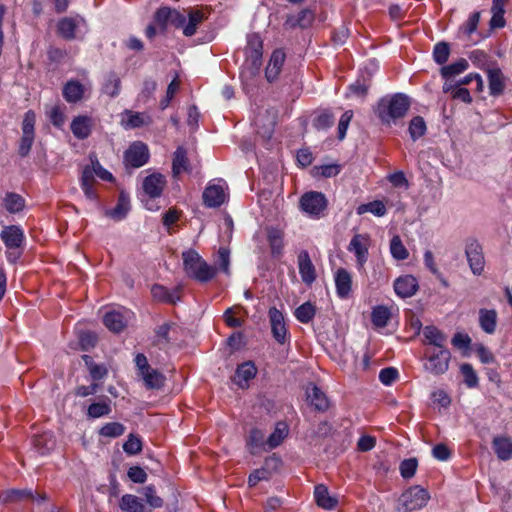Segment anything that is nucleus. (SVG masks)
I'll list each match as a JSON object with an SVG mask.
<instances>
[{"label":"nucleus","instance_id":"obj_1","mask_svg":"<svg viewBox=\"0 0 512 512\" xmlns=\"http://www.w3.org/2000/svg\"><path fill=\"white\" fill-rule=\"evenodd\" d=\"M246 59L242 66L240 77L243 84L247 87L253 84L258 76L262 65L263 41L259 34L252 33L247 36V46L245 48Z\"/></svg>","mask_w":512,"mask_h":512},{"label":"nucleus","instance_id":"obj_2","mask_svg":"<svg viewBox=\"0 0 512 512\" xmlns=\"http://www.w3.org/2000/svg\"><path fill=\"white\" fill-rule=\"evenodd\" d=\"M411 105L410 98L403 93H396L391 97L382 98L377 105L376 113L382 123L389 124L403 118Z\"/></svg>","mask_w":512,"mask_h":512},{"label":"nucleus","instance_id":"obj_3","mask_svg":"<svg viewBox=\"0 0 512 512\" xmlns=\"http://www.w3.org/2000/svg\"><path fill=\"white\" fill-rule=\"evenodd\" d=\"M184 270L186 274L201 283L212 280L216 275V268L210 266L195 250L182 253Z\"/></svg>","mask_w":512,"mask_h":512},{"label":"nucleus","instance_id":"obj_4","mask_svg":"<svg viewBox=\"0 0 512 512\" xmlns=\"http://www.w3.org/2000/svg\"><path fill=\"white\" fill-rule=\"evenodd\" d=\"M430 499L428 491L420 486H412L407 489L399 498L400 512H411L426 506Z\"/></svg>","mask_w":512,"mask_h":512},{"label":"nucleus","instance_id":"obj_5","mask_svg":"<svg viewBox=\"0 0 512 512\" xmlns=\"http://www.w3.org/2000/svg\"><path fill=\"white\" fill-rule=\"evenodd\" d=\"M35 123L36 114L33 110H28L24 114L22 121V137L20 139L18 154L21 157H26L31 150L35 139Z\"/></svg>","mask_w":512,"mask_h":512},{"label":"nucleus","instance_id":"obj_6","mask_svg":"<svg viewBox=\"0 0 512 512\" xmlns=\"http://www.w3.org/2000/svg\"><path fill=\"white\" fill-rule=\"evenodd\" d=\"M268 317L273 338L278 344L284 345L290 340V334L283 313L276 307H271L268 311Z\"/></svg>","mask_w":512,"mask_h":512},{"label":"nucleus","instance_id":"obj_7","mask_svg":"<svg viewBox=\"0 0 512 512\" xmlns=\"http://www.w3.org/2000/svg\"><path fill=\"white\" fill-rule=\"evenodd\" d=\"M300 208L310 216L319 217L327 208V199L321 192L310 191L300 198Z\"/></svg>","mask_w":512,"mask_h":512},{"label":"nucleus","instance_id":"obj_8","mask_svg":"<svg viewBox=\"0 0 512 512\" xmlns=\"http://www.w3.org/2000/svg\"><path fill=\"white\" fill-rule=\"evenodd\" d=\"M149 156L147 145L136 141L124 153L125 166L126 168H140L148 162Z\"/></svg>","mask_w":512,"mask_h":512},{"label":"nucleus","instance_id":"obj_9","mask_svg":"<svg viewBox=\"0 0 512 512\" xmlns=\"http://www.w3.org/2000/svg\"><path fill=\"white\" fill-rule=\"evenodd\" d=\"M465 254L473 274L480 275L485 266V260L482 247L475 239H469L466 242Z\"/></svg>","mask_w":512,"mask_h":512},{"label":"nucleus","instance_id":"obj_10","mask_svg":"<svg viewBox=\"0 0 512 512\" xmlns=\"http://www.w3.org/2000/svg\"><path fill=\"white\" fill-rule=\"evenodd\" d=\"M428 353V362L425 364L426 370L435 375L445 373L448 370L451 356L449 350L438 349Z\"/></svg>","mask_w":512,"mask_h":512},{"label":"nucleus","instance_id":"obj_11","mask_svg":"<svg viewBox=\"0 0 512 512\" xmlns=\"http://www.w3.org/2000/svg\"><path fill=\"white\" fill-rule=\"evenodd\" d=\"M166 184L167 181L164 175L161 173H152L144 178L142 188L147 196L154 199L162 195Z\"/></svg>","mask_w":512,"mask_h":512},{"label":"nucleus","instance_id":"obj_12","mask_svg":"<svg viewBox=\"0 0 512 512\" xmlns=\"http://www.w3.org/2000/svg\"><path fill=\"white\" fill-rule=\"evenodd\" d=\"M393 286L395 293L401 298L412 297L419 288L417 279L412 275L398 277Z\"/></svg>","mask_w":512,"mask_h":512},{"label":"nucleus","instance_id":"obj_13","mask_svg":"<svg viewBox=\"0 0 512 512\" xmlns=\"http://www.w3.org/2000/svg\"><path fill=\"white\" fill-rule=\"evenodd\" d=\"M182 287L176 286L173 290H169L162 285L155 284L151 288L153 298L160 302L175 304L181 300Z\"/></svg>","mask_w":512,"mask_h":512},{"label":"nucleus","instance_id":"obj_14","mask_svg":"<svg viewBox=\"0 0 512 512\" xmlns=\"http://www.w3.org/2000/svg\"><path fill=\"white\" fill-rule=\"evenodd\" d=\"M298 268L302 281L307 285H311L316 279V271L307 251L299 253Z\"/></svg>","mask_w":512,"mask_h":512},{"label":"nucleus","instance_id":"obj_15","mask_svg":"<svg viewBox=\"0 0 512 512\" xmlns=\"http://www.w3.org/2000/svg\"><path fill=\"white\" fill-rule=\"evenodd\" d=\"M0 237L8 249H18L24 241V234L20 227L10 225L4 227L1 231Z\"/></svg>","mask_w":512,"mask_h":512},{"label":"nucleus","instance_id":"obj_16","mask_svg":"<svg viewBox=\"0 0 512 512\" xmlns=\"http://www.w3.org/2000/svg\"><path fill=\"white\" fill-rule=\"evenodd\" d=\"M315 18V14L311 9H302L297 15H288L284 26L286 29L307 28L309 27Z\"/></svg>","mask_w":512,"mask_h":512},{"label":"nucleus","instance_id":"obj_17","mask_svg":"<svg viewBox=\"0 0 512 512\" xmlns=\"http://www.w3.org/2000/svg\"><path fill=\"white\" fill-rule=\"evenodd\" d=\"M285 58L286 55L282 49H276L273 51L265 70V77L268 82H273L278 78L285 62Z\"/></svg>","mask_w":512,"mask_h":512},{"label":"nucleus","instance_id":"obj_18","mask_svg":"<svg viewBox=\"0 0 512 512\" xmlns=\"http://www.w3.org/2000/svg\"><path fill=\"white\" fill-rule=\"evenodd\" d=\"M83 18L64 17L58 21L57 32L65 40H73L76 37V30Z\"/></svg>","mask_w":512,"mask_h":512},{"label":"nucleus","instance_id":"obj_19","mask_svg":"<svg viewBox=\"0 0 512 512\" xmlns=\"http://www.w3.org/2000/svg\"><path fill=\"white\" fill-rule=\"evenodd\" d=\"M335 286L337 295L341 299L349 297L352 291V276L344 268H339L335 273Z\"/></svg>","mask_w":512,"mask_h":512},{"label":"nucleus","instance_id":"obj_20","mask_svg":"<svg viewBox=\"0 0 512 512\" xmlns=\"http://www.w3.org/2000/svg\"><path fill=\"white\" fill-rule=\"evenodd\" d=\"M489 93L497 97L503 94L506 87V79L499 68L489 69L487 71Z\"/></svg>","mask_w":512,"mask_h":512},{"label":"nucleus","instance_id":"obj_21","mask_svg":"<svg viewBox=\"0 0 512 512\" xmlns=\"http://www.w3.org/2000/svg\"><path fill=\"white\" fill-rule=\"evenodd\" d=\"M349 251L353 252L359 264H363L368 258V237L356 234L350 241Z\"/></svg>","mask_w":512,"mask_h":512},{"label":"nucleus","instance_id":"obj_22","mask_svg":"<svg viewBox=\"0 0 512 512\" xmlns=\"http://www.w3.org/2000/svg\"><path fill=\"white\" fill-rule=\"evenodd\" d=\"M257 368L252 362H245L239 365L236 369L233 381L240 387L246 388L248 381L256 376Z\"/></svg>","mask_w":512,"mask_h":512},{"label":"nucleus","instance_id":"obj_23","mask_svg":"<svg viewBox=\"0 0 512 512\" xmlns=\"http://www.w3.org/2000/svg\"><path fill=\"white\" fill-rule=\"evenodd\" d=\"M70 128L77 139H86L91 134L92 119L88 116H77L73 119Z\"/></svg>","mask_w":512,"mask_h":512},{"label":"nucleus","instance_id":"obj_24","mask_svg":"<svg viewBox=\"0 0 512 512\" xmlns=\"http://www.w3.org/2000/svg\"><path fill=\"white\" fill-rule=\"evenodd\" d=\"M203 201L207 207H219L225 201V193L219 185H209L203 192Z\"/></svg>","mask_w":512,"mask_h":512},{"label":"nucleus","instance_id":"obj_25","mask_svg":"<svg viewBox=\"0 0 512 512\" xmlns=\"http://www.w3.org/2000/svg\"><path fill=\"white\" fill-rule=\"evenodd\" d=\"M492 446L498 459L507 461L512 459V440L506 436H496L493 438Z\"/></svg>","mask_w":512,"mask_h":512},{"label":"nucleus","instance_id":"obj_26","mask_svg":"<svg viewBox=\"0 0 512 512\" xmlns=\"http://www.w3.org/2000/svg\"><path fill=\"white\" fill-rule=\"evenodd\" d=\"M119 507L121 510L125 512H150L151 509H148L146 505L143 503L142 499L132 495L125 494L122 496Z\"/></svg>","mask_w":512,"mask_h":512},{"label":"nucleus","instance_id":"obj_27","mask_svg":"<svg viewBox=\"0 0 512 512\" xmlns=\"http://www.w3.org/2000/svg\"><path fill=\"white\" fill-rule=\"evenodd\" d=\"M62 94L68 103H77L83 98L84 86L77 80H70L64 85Z\"/></svg>","mask_w":512,"mask_h":512},{"label":"nucleus","instance_id":"obj_28","mask_svg":"<svg viewBox=\"0 0 512 512\" xmlns=\"http://www.w3.org/2000/svg\"><path fill=\"white\" fill-rule=\"evenodd\" d=\"M306 393L307 399L316 410L324 412L329 408L328 398L316 385H313L311 389L308 388Z\"/></svg>","mask_w":512,"mask_h":512},{"label":"nucleus","instance_id":"obj_29","mask_svg":"<svg viewBox=\"0 0 512 512\" xmlns=\"http://www.w3.org/2000/svg\"><path fill=\"white\" fill-rule=\"evenodd\" d=\"M129 210H130L129 196L126 193L121 192L119 194L116 206L113 209L107 211L106 215L115 220H122L126 217Z\"/></svg>","mask_w":512,"mask_h":512},{"label":"nucleus","instance_id":"obj_30","mask_svg":"<svg viewBox=\"0 0 512 512\" xmlns=\"http://www.w3.org/2000/svg\"><path fill=\"white\" fill-rule=\"evenodd\" d=\"M189 171V160L187 151L183 147H178L173 155L172 173L178 177L182 172Z\"/></svg>","mask_w":512,"mask_h":512},{"label":"nucleus","instance_id":"obj_31","mask_svg":"<svg viewBox=\"0 0 512 512\" xmlns=\"http://www.w3.org/2000/svg\"><path fill=\"white\" fill-rule=\"evenodd\" d=\"M479 324L484 332L493 334L497 325V312L493 309H480Z\"/></svg>","mask_w":512,"mask_h":512},{"label":"nucleus","instance_id":"obj_32","mask_svg":"<svg viewBox=\"0 0 512 512\" xmlns=\"http://www.w3.org/2000/svg\"><path fill=\"white\" fill-rule=\"evenodd\" d=\"M314 498L318 506L327 510L333 509L337 504V500L329 495L327 487L323 484L315 486Z\"/></svg>","mask_w":512,"mask_h":512},{"label":"nucleus","instance_id":"obj_33","mask_svg":"<svg viewBox=\"0 0 512 512\" xmlns=\"http://www.w3.org/2000/svg\"><path fill=\"white\" fill-rule=\"evenodd\" d=\"M423 335L427 343L435 346L437 349H446L445 343L447 337L435 326H426L423 330Z\"/></svg>","mask_w":512,"mask_h":512},{"label":"nucleus","instance_id":"obj_34","mask_svg":"<svg viewBox=\"0 0 512 512\" xmlns=\"http://www.w3.org/2000/svg\"><path fill=\"white\" fill-rule=\"evenodd\" d=\"M104 325L112 332L119 333L126 327L123 315L117 311H109L104 315Z\"/></svg>","mask_w":512,"mask_h":512},{"label":"nucleus","instance_id":"obj_35","mask_svg":"<svg viewBox=\"0 0 512 512\" xmlns=\"http://www.w3.org/2000/svg\"><path fill=\"white\" fill-rule=\"evenodd\" d=\"M148 389H160L165 382L164 375L156 369L149 368L139 375Z\"/></svg>","mask_w":512,"mask_h":512},{"label":"nucleus","instance_id":"obj_36","mask_svg":"<svg viewBox=\"0 0 512 512\" xmlns=\"http://www.w3.org/2000/svg\"><path fill=\"white\" fill-rule=\"evenodd\" d=\"M391 318V311L387 306L378 305L372 309L371 321L377 328H384Z\"/></svg>","mask_w":512,"mask_h":512},{"label":"nucleus","instance_id":"obj_37","mask_svg":"<svg viewBox=\"0 0 512 512\" xmlns=\"http://www.w3.org/2000/svg\"><path fill=\"white\" fill-rule=\"evenodd\" d=\"M268 242L273 257H280L283 252V233L278 229L268 230Z\"/></svg>","mask_w":512,"mask_h":512},{"label":"nucleus","instance_id":"obj_38","mask_svg":"<svg viewBox=\"0 0 512 512\" xmlns=\"http://www.w3.org/2000/svg\"><path fill=\"white\" fill-rule=\"evenodd\" d=\"M288 435V426L284 422H278L274 431L270 434L266 441L269 449L278 447Z\"/></svg>","mask_w":512,"mask_h":512},{"label":"nucleus","instance_id":"obj_39","mask_svg":"<svg viewBox=\"0 0 512 512\" xmlns=\"http://www.w3.org/2000/svg\"><path fill=\"white\" fill-rule=\"evenodd\" d=\"M205 19V15L201 10H190L188 12V23L184 26L183 34L191 37L196 33L197 26Z\"/></svg>","mask_w":512,"mask_h":512},{"label":"nucleus","instance_id":"obj_40","mask_svg":"<svg viewBox=\"0 0 512 512\" xmlns=\"http://www.w3.org/2000/svg\"><path fill=\"white\" fill-rule=\"evenodd\" d=\"M3 205L9 213H18L25 206L24 198L17 193H7L3 199Z\"/></svg>","mask_w":512,"mask_h":512},{"label":"nucleus","instance_id":"obj_41","mask_svg":"<svg viewBox=\"0 0 512 512\" xmlns=\"http://www.w3.org/2000/svg\"><path fill=\"white\" fill-rule=\"evenodd\" d=\"M121 79L115 72H109L103 84L102 91L110 97H116L120 93Z\"/></svg>","mask_w":512,"mask_h":512},{"label":"nucleus","instance_id":"obj_42","mask_svg":"<svg viewBox=\"0 0 512 512\" xmlns=\"http://www.w3.org/2000/svg\"><path fill=\"white\" fill-rule=\"evenodd\" d=\"M82 359L94 381L101 380L108 374L107 368L104 365L95 363L91 356L85 354L82 356Z\"/></svg>","mask_w":512,"mask_h":512},{"label":"nucleus","instance_id":"obj_43","mask_svg":"<svg viewBox=\"0 0 512 512\" xmlns=\"http://www.w3.org/2000/svg\"><path fill=\"white\" fill-rule=\"evenodd\" d=\"M468 66V61L464 58H461L452 64L443 66L440 70V73L443 78L448 80L449 78L464 72Z\"/></svg>","mask_w":512,"mask_h":512},{"label":"nucleus","instance_id":"obj_44","mask_svg":"<svg viewBox=\"0 0 512 512\" xmlns=\"http://www.w3.org/2000/svg\"><path fill=\"white\" fill-rule=\"evenodd\" d=\"M315 314L316 308L311 302L303 303L297 307L294 312L296 319L303 324L311 322L315 317Z\"/></svg>","mask_w":512,"mask_h":512},{"label":"nucleus","instance_id":"obj_45","mask_svg":"<svg viewBox=\"0 0 512 512\" xmlns=\"http://www.w3.org/2000/svg\"><path fill=\"white\" fill-rule=\"evenodd\" d=\"M171 12L169 7L159 8L153 17V23L158 27L159 33L164 34L170 24Z\"/></svg>","mask_w":512,"mask_h":512},{"label":"nucleus","instance_id":"obj_46","mask_svg":"<svg viewBox=\"0 0 512 512\" xmlns=\"http://www.w3.org/2000/svg\"><path fill=\"white\" fill-rule=\"evenodd\" d=\"M111 413L110 400L106 398L104 401L92 403L87 409V415L90 418H100Z\"/></svg>","mask_w":512,"mask_h":512},{"label":"nucleus","instance_id":"obj_47","mask_svg":"<svg viewBox=\"0 0 512 512\" xmlns=\"http://www.w3.org/2000/svg\"><path fill=\"white\" fill-rule=\"evenodd\" d=\"M0 499L4 503L16 502V501L23 500V499L34 500V494L31 490L12 489V490L3 492L0 496Z\"/></svg>","mask_w":512,"mask_h":512},{"label":"nucleus","instance_id":"obj_48","mask_svg":"<svg viewBox=\"0 0 512 512\" xmlns=\"http://www.w3.org/2000/svg\"><path fill=\"white\" fill-rule=\"evenodd\" d=\"M426 123L421 116H415L411 119L408 127L410 137L416 141L426 133Z\"/></svg>","mask_w":512,"mask_h":512},{"label":"nucleus","instance_id":"obj_49","mask_svg":"<svg viewBox=\"0 0 512 512\" xmlns=\"http://www.w3.org/2000/svg\"><path fill=\"white\" fill-rule=\"evenodd\" d=\"M366 212H371L376 216H383L386 213V207L382 201L375 200L367 204H361L357 207V214L362 215Z\"/></svg>","mask_w":512,"mask_h":512},{"label":"nucleus","instance_id":"obj_50","mask_svg":"<svg viewBox=\"0 0 512 512\" xmlns=\"http://www.w3.org/2000/svg\"><path fill=\"white\" fill-rule=\"evenodd\" d=\"M390 252L396 260H405L409 256L408 250L398 235L393 236L390 241Z\"/></svg>","mask_w":512,"mask_h":512},{"label":"nucleus","instance_id":"obj_51","mask_svg":"<svg viewBox=\"0 0 512 512\" xmlns=\"http://www.w3.org/2000/svg\"><path fill=\"white\" fill-rule=\"evenodd\" d=\"M125 427L119 422H109L101 427L99 434L103 437L116 438L123 435Z\"/></svg>","mask_w":512,"mask_h":512},{"label":"nucleus","instance_id":"obj_52","mask_svg":"<svg viewBox=\"0 0 512 512\" xmlns=\"http://www.w3.org/2000/svg\"><path fill=\"white\" fill-rule=\"evenodd\" d=\"M492 17L490 19L491 28H502L505 26V7L500 4L492 3L491 7Z\"/></svg>","mask_w":512,"mask_h":512},{"label":"nucleus","instance_id":"obj_53","mask_svg":"<svg viewBox=\"0 0 512 512\" xmlns=\"http://www.w3.org/2000/svg\"><path fill=\"white\" fill-rule=\"evenodd\" d=\"M335 117L332 112L322 111L313 121V125L318 130H326L334 125Z\"/></svg>","mask_w":512,"mask_h":512},{"label":"nucleus","instance_id":"obj_54","mask_svg":"<svg viewBox=\"0 0 512 512\" xmlns=\"http://www.w3.org/2000/svg\"><path fill=\"white\" fill-rule=\"evenodd\" d=\"M127 115L128 118L126 120V125L129 128H139L146 126L151 122L150 117L144 113L127 111Z\"/></svg>","mask_w":512,"mask_h":512},{"label":"nucleus","instance_id":"obj_55","mask_svg":"<svg viewBox=\"0 0 512 512\" xmlns=\"http://www.w3.org/2000/svg\"><path fill=\"white\" fill-rule=\"evenodd\" d=\"M450 55V46L446 42H439L434 46L433 59L439 64L443 65L448 61Z\"/></svg>","mask_w":512,"mask_h":512},{"label":"nucleus","instance_id":"obj_56","mask_svg":"<svg viewBox=\"0 0 512 512\" xmlns=\"http://www.w3.org/2000/svg\"><path fill=\"white\" fill-rule=\"evenodd\" d=\"M33 444L37 452L41 455L47 454L54 447V441L49 439L46 434L38 435L33 438Z\"/></svg>","mask_w":512,"mask_h":512},{"label":"nucleus","instance_id":"obj_57","mask_svg":"<svg viewBox=\"0 0 512 512\" xmlns=\"http://www.w3.org/2000/svg\"><path fill=\"white\" fill-rule=\"evenodd\" d=\"M418 461L416 458L405 459L400 463V474L404 479L412 478L417 470Z\"/></svg>","mask_w":512,"mask_h":512},{"label":"nucleus","instance_id":"obj_58","mask_svg":"<svg viewBox=\"0 0 512 512\" xmlns=\"http://www.w3.org/2000/svg\"><path fill=\"white\" fill-rule=\"evenodd\" d=\"M265 444L264 433L260 429H252L247 440V445L250 447L251 453L254 454V449L263 447Z\"/></svg>","mask_w":512,"mask_h":512},{"label":"nucleus","instance_id":"obj_59","mask_svg":"<svg viewBox=\"0 0 512 512\" xmlns=\"http://www.w3.org/2000/svg\"><path fill=\"white\" fill-rule=\"evenodd\" d=\"M143 494L146 498L147 503L149 504L150 508H160L163 506V500L159 496L156 495V490L153 485L146 486L143 489Z\"/></svg>","mask_w":512,"mask_h":512},{"label":"nucleus","instance_id":"obj_60","mask_svg":"<svg viewBox=\"0 0 512 512\" xmlns=\"http://www.w3.org/2000/svg\"><path fill=\"white\" fill-rule=\"evenodd\" d=\"M123 450L129 455H136L142 450V442L139 437L130 434L123 444Z\"/></svg>","mask_w":512,"mask_h":512},{"label":"nucleus","instance_id":"obj_61","mask_svg":"<svg viewBox=\"0 0 512 512\" xmlns=\"http://www.w3.org/2000/svg\"><path fill=\"white\" fill-rule=\"evenodd\" d=\"M461 373L464 376V381L466 385L470 388L475 387L478 383V377L473 369V367L468 364H462L461 365Z\"/></svg>","mask_w":512,"mask_h":512},{"label":"nucleus","instance_id":"obj_62","mask_svg":"<svg viewBox=\"0 0 512 512\" xmlns=\"http://www.w3.org/2000/svg\"><path fill=\"white\" fill-rule=\"evenodd\" d=\"M96 343L97 336L93 332H82L79 336V344L83 351H89L90 349L94 348Z\"/></svg>","mask_w":512,"mask_h":512},{"label":"nucleus","instance_id":"obj_63","mask_svg":"<svg viewBox=\"0 0 512 512\" xmlns=\"http://www.w3.org/2000/svg\"><path fill=\"white\" fill-rule=\"evenodd\" d=\"M180 82L177 78H174L167 87L166 96L160 101V108L162 110L169 106L170 101L173 99L175 93L179 89Z\"/></svg>","mask_w":512,"mask_h":512},{"label":"nucleus","instance_id":"obj_64","mask_svg":"<svg viewBox=\"0 0 512 512\" xmlns=\"http://www.w3.org/2000/svg\"><path fill=\"white\" fill-rule=\"evenodd\" d=\"M398 370L394 367L383 368L379 373V380L386 386L391 385L398 378Z\"/></svg>","mask_w":512,"mask_h":512}]
</instances>
